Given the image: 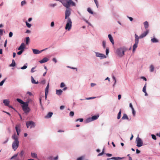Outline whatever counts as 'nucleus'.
Segmentation results:
<instances>
[{
    "instance_id": "nucleus-1",
    "label": "nucleus",
    "mask_w": 160,
    "mask_h": 160,
    "mask_svg": "<svg viewBox=\"0 0 160 160\" xmlns=\"http://www.w3.org/2000/svg\"><path fill=\"white\" fill-rule=\"evenodd\" d=\"M61 2L63 5L67 8H68L71 5L74 6L75 3L72 0H56Z\"/></svg>"
},
{
    "instance_id": "nucleus-2",
    "label": "nucleus",
    "mask_w": 160,
    "mask_h": 160,
    "mask_svg": "<svg viewBox=\"0 0 160 160\" xmlns=\"http://www.w3.org/2000/svg\"><path fill=\"white\" fill-rule=\"evenodd\" d=\"M135 43L133 45V49H132V52H134L135 51L136 49L138 47V44L139 42L138 38V35L135 34Z\"/></svg>"
},
{
    "instance_id": "nucleus-3",
    "label": "nucleus",
    "mask_w": 160,
    "mask_h": 160,
    "mask_svg": "<svg viewBox=\"0 0 160 160\" xmlns=\"http://www.w3.org/2000/svg\"><path fill=\"white\" fill-rule=\"evenodd\" d=\"M72 22L71 19L69 18H68L67 22L65 27V29L69 30L72 27Z\"/></svg>"
},
{
    "instance_id": "nucleus-4",
    "label": "nucleus",
    "mask_w": 160,
    "mask_h": 160,
    "mask_svg": "<svg viewBox=\"0 0 160 160\" xmlns=\"http://www.w3.org/2000/svg\"><path fill=\"white\" fill-rule=\"evenodd\" d=\"M136 142L137 143V146L138 147H140L143 145V142L138 137L136 138Z\"/></svg>"
},
{
    "instance_id": "nucleus-5",
    "label": "nucleus",
    "mask_w": 160,
    "mask_h": 160,
    "mask_svg": "<svg viewBox=\"0 0 160 160\" xmlns=\"http://www.w3.org/2000/svg\"><path fill=\"white\" fill-rule=\"evenodd\" d=\"M28 106V103L27 102L24 104L22 106V109L25 113L28 112L30 110V108Z\"/></svg>"
},
{
    "instance_id": "nucleus-6",
    "label": "nucleus",
    "mask_w": 160,
    "mask_h": 160,
    "mask_svg": "<svg viewBox=\"0 0 160 160\" xmlns=\"http://www.w3.org/2000/svg\"><path fill=\"white\" fill-rule=\"evenodd\" d=\"M26 125L28 128L30 127V128H34L35 127V123L32 121H29L26 122Z\"/></svg>"
},
{
    "instance_id": "nucleus-7",
    "label": "nucleus",
    "mask_w": 160,
    "mask_h": 160,
    "mask_svg": "<svg viewBox=\"0 0 160 160\" xmlns=\"http://www.w3.org/2000/svg\"><path fill=\"white\" fill-rule=\"evenodd\" d=\"M19 141H14L12 144V148L15 151L18 148L19 146Z\"/></svg>"
},
{
    "instance_id": "nucleus-8",
    "label": "nucleus",
    "mask_w": 160,
    "mask_h": 160,
    "mask_svg": "<svg viewBox=\"0 0 160 160\" xmlns=\"http://www.w3.org/2000/svg\"><path fill=\"white\" fill-rule=\"evenodd\" d=\"M117 53L120 57L122 56L124 54V51L122 48H118L117 50Z\"/></svg>"
},
{
    "instance_id": "nucleus-9",
    "label": "nucleus",
    "mask_w": 160,
    "mask_h": 160,
    "mask_svg": "<svg viewBox=\"0 0 160 160\" xmlns=\"http://www.w3.org/2000/svg\"><path fill=\"white\" fill-rule=\"evenodd\" d=\"M99 116L98 115L93 116L91 118H88L87 119V122H88L96 120L98 118Z\"/></svg>"
},
{
    "instance_id": "nucleus-10",
    "label": "nucleus",
    "mask_w": 160,
    "mask_h": 160,
    "mask_svg": "<svg viewBox=\"0 0 160 160\" xmlns=\"http://www.w3.org/2000/svg\"><path fill=\"white\" fill-rule=\"evenodd\" d=\"M149 32V30H147L145 32L142 33L139 37L138 36V39L139 38H142L145 37Z\"/></svg>"
},
{
    "instance_id": "nucleus-11",
    "label": "nucleus",
    "mask_w": 160,
    "mask_h": 160,
    "mask_svg": "<svg viewBox=\"0 0 160 160\" xmlns=\"http://www.w3.org/2000/svg\"><path fill=\"white\" fill-rule=\"evenodd\" d=\"M47 48L45 49H44L42 50L41 51H39L38 49H32V50L33 51V53L34 54H38L40 53H41L42 51H44Z\"/></svg>"
},
{
    "instance_id": "nucleus-12",
    "label": "nucleus",
    "mask_w": 160,
    "mask_h": 160,
    "mask_svg": "<svg viewBox=\"0 0 160 160\" xmlns=\"http://www.w3.org/2000/svg\"><path fill=\"white\" fill-rule=\"evenodd\" d=\"M71 12L69 9H67L65 12V19H67L70 15Z\"/></svg>"
},
{
    "instance_id": "nucleus-13",
    "label": "nucleus",
    "mask_w": 160,
    "mask_h": 160,
    "mask_svg": "<svg viewBox=\"0 0 160 160\" xmlns=\"http://www.w3.org/2000/svg\"><path fill=\"white\" fill-rule=\"evenodd\" d=\"M96 56L97 57H101L102 58H106L104 54L99 53H96Z\"/></svg>"
},
{
    "instance_id": "nucleus-14",
    "label": "nucleus",
    "mask_w": 160,
    "mask_h": 160,
    "mask_svg": "<svg viewBox=\"0 0 160 160\" xmlns=\"http://www.w3.org/2000/svg\"><path fill=\"white\" fill-rule=\"evenodd\" d=\"M3 103L5 106H8L9 104L10 101L8 99H4L3 101Z\"/></svg>"
},
{
    "instance_id": "nucleus-15",
    "label": "nucleus",
    "mask_w": 160,
    "mask_h": 160,
    "mask_svg": "<svg viewBox=\"0 0 160 160\" xmlns=\"http://www.w3.org/2000/svg\"><path fill=\"white\" fill-rule=\"evenodd\" d=\"M25 45L24 43H22L18 48V50H23L25 48Z\"/></svg>"
},
{
    "instance_id": "nucleus-16",
    "label": "nucleus",
    "mask_w": 160,
    "mask_h": 160,
    "mask_svg": "<svg viewBox=\"0 0 160 160\" xmlns=\"http://www.w3.org/2000/svg\"><path fill=\"white\" fill-rule=\"evenodd\" d=\"M48 60V59L47 58H44L42 60L39 61V62L41 63H42L47 62Z\"/></svg>"
},
{
    "instance_id": "nucleus-17",
    "label": "nucleus",
    "mask_w": 160,
    "mask_h": 160,
    "mask_svg": "<svg viewBox=\"0 0 160 160\" xmlns=\"http://www.w3.org/2000/svg\"><path fill=\"white\" fill-rule=\"evenodd\" d=\"M108 37L111 43L112 44H114V41L111 35V34H109L108 35Z\"/></svg>"
},
{
    "instance_id": "nucleus-18",
    "label": "nucleus",
    "mask_w": 160,
    "mask_h": 160,
    "mask_svg": "<svg viewBox=\"0 0 160 160\" xmlns=\"http://www.w3.org/2000/svg\"><path fill=\"white\" fill-rule=\"evenodd\" d=\"M12 138L14 140V141H19L18 137L16 134H14L12 136Z\"/></svg>"
},
{
    "instance_id": "nucleus-19",
    "label": "nucleus",
    "mask_w": 160,
    "mask_h": 160,
    "mask_svg": "<svg viewBox=\"0 0 160 160\" xmlns=\"http://www.w3.org/2000/svg\"><path fill=\"white\" fill-rule=\"evenodd\" d=\"M53 113L52 112H49L47 115H46L45 118H51L52 115Z\"/></svg>"
},
{
    "instance_id": "nucleus-20",
    "label": "nucleus",
    "mask_w": 160,
    "mask_h": 160,
    "mask_svg": "<svg viewBox=\"0 0 160 160\" xmlns=\"http://www.w3.org/2000/svg\"><path fill=\"white\" fill-rule=\"evenodd\" d=\"M56 91V94L58 95H61L62 92V91L61 89L57 90Z\"/></svg>"
},
{
    "instance_id": "nucleus-21",
    "label": "nucleus",
    "mask_w": 160,
    "mask_h": 160,
    "mask_svg": "<svg viewBox=\"0 0 160 160\" xmlns=\"http://www.w3.org/2000/svg\"><path fill=\"white\" fill-rule=\"evenodd\" d=\"M144 26L145 29L146 30H148L147 29L148 27V22L147 21H146L144 22Z\"/></svg>"
},
{
    "instance_id": "nucleus-22",
    "label": "nucleus",
    "mask_w": 160,
    "mask_h": 160,
    "mask_svg": "<svg viewBox=\"0 0 160 160\" xmlns=\"http://www.w3.org/2000/svg\"><path fill=\"white\" fill-rule=\"evenodd\" d=\"M31 82L33 84H38V82H36L35 80L34 79L33 77L32 76L31 77Z\"/></svg>"
},
{
    "instance_id": "nucleus-23",
    "label": "nucleus",
    "mask_w": 160,
    "mask_h": 160,
    "mask_svg": "<svg viewBox=\"0 0 160 160\" xmlns=\"http://www.w3.org/2000/svg\"><path fill=\"white\" fill-rule=\"evenodd\" d=\"M122 119L124 120V119H128V118L127 115L125 113H124L123 115V116L122 117Z\"/></svg>"
},
{
    "instance_id": "nucleus-24",
    "label": "nucleus",
    "mask_w": 160,
    "mask_h": 160,
    "mask_svg": "<svg viewBox=\"0 0 160 160\" xmlns=\"http://www.w3.org/2000/svg\"><path fill=\"white\" fill-rule=\"evenodd\" d=\"M17 101L18 102H19L20 103H21L22 104L24 105V104H25L26 103L24 102L22 100H21L19 98H17Z\"/></svg>"
},
{
    "instance_id": "nucleus-25",
    "label": "nucleus",
    "mask_w": 160,
    "mask_h": 160,
    "mask_svg": "<svg viewBox=\"0 0 160 160\" xmlns=\"http://www.w3.org/2000/svg\"><path fill=\"white\" fill-rule=\"evenodd\" d=\"M122 158H121L119 157H113L111 158V159L114 160H118L119 159H121Z\"/></svg>"
},
{
    "instance_id": "nucleus-26",
    "label": "nucleus",
    "mask_w": 160,
    "mask_h": 160,
    "mask_svg": "<svg viewBox=\"0 0 160 160\" xmlns=\"http://www.w3.org/2000/svg\"><path fill=\"white\" fill-rule=\"evenodd\" d=\"M20 124H19L18 125H17L15 127V129H16V131L17 132L18 135H19V133H20V132H18V127L20 128Z\"/></svg>"
},
{
    "instance_id": "nucleus-27",
    "label": "nucleus",
    "mask_w": 160,
    "mask_h": 160,
    "mask_svg": "<svg viewBox=\"0 0 160 160\" xmlns=\"http://www.w3.org/2000/svg\"><path fill=\"white\" fill-rule=\"evenodd\" d=\"M31 155L32 158H37V154L35 153H31Z\"/></svg>"
},
{
    "instance_id": "nucleus-28",
    "label": "nucleus",
    "mask_w": 160,
    "mask_h": 160,
    "mask_svg": "<svg viewBox=\"0 0 160 160\" xmlns=\"http://www.w3.org/2000/svg\"><path fill=\"white\" fill-rule=\"evenodd\" d=\"M151 41L153 43L157 42H158V40L155 38H153L151 39Z\"/></svg>"
},
{
    "instance_id": "nucleus-29",
    "label": "nucleus",
    "mask_w": 160,
    "mask_h": 160,
    "mask_svg": "<svg viewBox=\"0 0 160 160\" xmlns=\"http://www.w3.org/2000/svg\"><path fill=\"white\" fill-rule=\"evenodd\" d=\"M16 65V63L14 60H12V63L10 65V66L14 67Z\"/></svg>"
},
{
    "instance_id": "nucleus-30",
    "label": "nucleus",
    "mask_w": 160,
    "mask_h": 160,
    "mask_svg": "<svg viewBox=\"0 0 160 160\" xmlns=\"http://www.w3.org/2000/svg\"><path fill=\"white\" fill-rule=\"evenodd\" d=\"M154 69L153 66L152 65H150V71L151 72H152L154 71Z\"/></svg>"
},
{
    "instance_id": "nucleus-31",
    "label": "nucleus",
    "mask_w": 160,
    "mask_h": 160,
    "mask_svg": "<svg viewBox=\"0 0 160 160\" xmlns=\"http://www.w3.org/2000/svg\"><path fill=\"white\" fill-rule=\"evenodd\" d=\"M30 41V39L29 37H27L26 38V44L28 45Z\"/></svg>"
},
{
    "instance_id": "nucleus-32",
    "label": "nucleus",
    "mask_w": 160,
    "mask_h": 160,
    "mask_svg": "<svg viewBox=\"0 0 160 160\" xmlns=\"http://www.w3.org/2000/svg\"><path fill=\"white\" fill-rule=\"evenodd\" d=\"M49 88V84H48L45 89V93H48Z\"/></svg>"
},
{
    "instance_id": "nucleus-33",
    "label": "nucleus",
    "mask_w": 160,
    "mask_h": 160,
    "mask_svg": "<svg viewBox=\"0 0 160 160\" xmlns=\"http://www.w3.org/2000/svg\"><path fill=\"white\" fill-rule=\"evenodd\" d=\"M121 113V110H120L118 114V116H117V118L118 119H119L120 118Z\"/></svg>"
},
{
    "instance_id": "nucleus-34",
    "label": "nucleus",
    "mask_w": 160,
    "mask_h": 160,
    "mask_svg": "<svg viewBox=\"0 0 160 160\" xmlns=\"http://www.w3.org/2000/svg\"><path fill=\"white\" fill-rule=\"evenodd\" d=\"M87 11L89 13H91V14H93V12L90 8H88Z\"/></svg>"
},
{
    "instance_id": "nucleus-35",
    "label": "nucleus",
    "mask_w": 160,
    "mask_h": 160,
    "mask_svg": "<svg viewBox=\"0 0 160 160\" xmlns=\"http://www.w3.org/2000/svg\"><path fill=\"white\" fill-rule=\"evenodd\" d=\"M146 84H147L146 83L143 87L142 89V91L144 92H146Z\"/></svg>"
},
{
    "instance_id": "nucleus-36",
    "label": "nucleus",
    "mask_w": 160,
    "mask_h": 160,
    "mask_svg": "<svg viewBox=\"0 0 160 160\" xmlns=\"http://www.w3.org/2000/svg\"><path fill=\"white\" fill-rule=\"evenodd\" d=\"M28 28H30L31 26V25L30 24L28 23L27 21L25 22Z\"/></svg>"
},
{
    "instance_id": "nucleus-37",
    "label": "nucleus",
    "mask_w": 160,
    "mask_h": 160,
    "mask_svg": "<svg viewBox=\"0 0 160 160\" xmlns=\"http://www.w3.org/2000/svg\"><path fill=\"white\" fill-rule=\"evenodd\" d=\"M6 79V78L4 79V80H3L2 81L0 82V86H2L3 85V84L5 80Z\"/></svg>"
},
{
    "instance_id": "nucleus-38",
    "label": "nucleus",
    "mask_w": 160,
    "mask_h": 160,
    "mask_svg": "<svg viewBox=\"0 0 160 160\" xmlns=\"http://www.w3.org/2000/svg\"><path fill=\"white\" fill-rule=\"evenodd\" d=\"M26 3V2L24 0L23 1H22L21 2V5L22 6H23L24 5H25Z\"/></svg>"
},
{
    "instance_id": "nucleus-39",
    "label": "nucleus",
    "mask_w": 160,
    "mask_h": 160,
    "mask_svg": "<svg viewBox=\"0 0 160 160\" xmlns=\"http://www.w3.org/2000/svg\"><path fill=\"white\" fill-rule=\"evenodd\" d=\"M70 116L71 117H72L74 115V112H73L71 111L69 113Z\"/></svg>"
},
{
    "instance_id": "nucleus-40",
    "label": "nucleus",
    "mask_w": 160,
    "mask_h": 160,
    "mask_svg": "<svg viewBox=\"0 0 160 160\" xmlns=\"http://www.w3.org/2000/svg\"><path fill=\"white\" fill-rule=\"evenodd\" d=\"M23 51V50H21L19 52H17V54L19 55H20L22 54Z\"/></svg>"
},
{
    "instance_id": "nucleus-41",
    "label": "nucleus",
    "mask_w": 160,
    "mask_h": 160,
    "mask_svg": "<svg viewBox=\"0 0 160 160\" xmlns=\"http://www.w3.org/2000/svg\"><path fill=\"white\" fill-rule=\"evenodd\" d=\"M84 158V156H82L78 158L77 160H83V159Z\"/></svg>"
},
{
    "instance_id": "nucleus-42",
    "label": "nucleus",
    "mask_w": 160,
    "mask_h": 160,
    "mask_svg": "<svg viewBox=\"0 0 160 160\" xmlns=\"http://www.w3.org/2000/svg\"><path fill=\"white\" fill-rule=\"evenodd\" d=\"M102 46L103 48H105L106 47V42L105 41H103L102 42Z\"/></svg>"
},
{
    "instance_id": "nucleus-43",
    "label": "nucleus",
    "mask_w": 160,
    "mask_h": 160,
    "mask_svg": "<svg viewBox=\"0 0 160 160\" xmlns=\"http://www.w3.org/2000/svg\"><path fill=\"white\" fill-rule=\"evenodd\" d=\"M78 121H79L80 122H82L83 121V119H82V118L78 119L76 120V122H78Z\"/></svg>"
},
{
    "instance_id": "nucleus-44",
    "label": "nucleus",
    "mask_w": 160,
    "mask_h": 160,
    "mask_svg": "<svg viewBox=\"0 0 160 160\" xmlns=\"http://www.w3.org/2000/svg\"><path fill=\"white\" fill-rule=\"evenodd\" d=\"M93 0L94 1L95 3L97 8H98V2L97 0Z\"/></svg>"
},
{
    "instance_id": "nucleus-45",
    "label": "nucleus",
    "mask_w": 160,
    "mask_h": 160,
    "mask_svg": "<svg viewBox=\"0 0 160 160\" xmlns=\"http://www.w3.org/2000/svg\"><path fill=\"white\" fill-rule=\"evenodd\" d=\"M151 136H152V138L154 140H156L157 138H156V137L155 135L154 134H152Z\"/></svg>"
},
{
    "instance_id": "nucleus-46",
    "label": "nucleus",
    "mask_w": 160,
    "mask_h": 160,
    "mask_svg": "<svg viewBox=\"0 0 160 160\" xmlns=\"http://www.w3.org/2000/svg\"><path fill=\"white\" fill-rule=\"evenodd\" d=\"M109 52V49L108 48H107L106 49V54L108 55Z\"/></svg>"
},
{
    "instance_id": "nucleus-47",
    "label": "nucleus",
    "mask_w": 160,
    "mask_h": 160,
    "mask_svg": "<svg viewBox=\"0 0 160 160\" xmlns=\"http://www.w3.org/2000/svg\"><path fill=\"white\" fill-rule=\"evenodd\" d=\"M104 153V149H103V150H102V152H101V153H99L98 156H101L102 155H103Z\"/></svg>"
},
{
    "instance_id": "nucleus-48",
    "label": "nucleus",
    "mask_w": 160,
    "mask_h": 160,
    "mask_svg": "<svg viewBox=\"0 0 160 160\" xmlns=\"http://www.w3.org/2000/svg\"><path fill=\"white\" fill-rule=\"evenodd\" d=\"M65 86V85L63 82H62L60 84V87L61 88H63Z\"/></svg>"
},
{
    "instance_id": "nucleus-49",
    "label": "nucleus",
    "mask_w": 160,
    "mask_h": 160,
    "mask_svg": "<svg viewBox=\"0 0 160 160\" xmlns=\"http://www.w3.org/2000/svg\"><path fill=\"white\" fill-rule=\"evenodd\" d=\"M36 66L35 67H33L31 70V72L32 73H33L35 72L34 70Z\"/></svg>"
},
{
    "instance_id": "nucleus-50",
    "label": "nucleus",
    "mask_w": 160,
    "mask_h": 160,
    "mask_svg": "<svg viewBox=\"0 0 160 160\" xmlns=\"http://www.w3.org/2000/svg\"><path fill=\"white\" fill-rule=\"evenodd\" d=\"M27 66L26 65H24L21 68V69H26L27 68Z\"/></svg>"
},
{
    "instance_id": "nucleus-51",
    "label": "nucleus",
    "mask_w": 160,
    "mask_h": 160,
    "mask_svg": "<svg viewBox=\"0 0 160 160\" xmlns=\"http://www.w3.org/2000/svg\"><path fill=\"white\" fill-rule=\"evenodd\" d=\"M13 35V33H12V32H10L9 33V37L11 38V37Z\"/></svg>"
},
{
    "instance_id": "nucleus-52",
    "label": "nucleus",
    "mask_w": 160,
    "mask_h": 160,
    "mask_svg": "<svg viewBox=\"0 0 160 160\" xmlns=\"http://www.w3.org/2000/svg\"><path fill=\"white\" fill-rule=\"evenodd\" d=\"M56 5V3L54 4H50V6L52 7H54Z\"/></svg>"
},
{
    "instance_id": "nucleus-53",
    "label": "nucleus",
    "mask_w": 160,
    "mask_h": 160,
    "mask_svg": "<svg viewBox=\"0 0 160 160\" xmlns=\"http://www.w3.org/2000/svg\"><path fill=\"white\" fill-rule=\"evenodd\" d=\"M3 35V30L0 29V35Z\"/></svg>"
},
{
    "instance_id": "nucleus-54",
    "label": "nucleus",
    "mask_w": 160,
    "mask_h": 160,
    "mask_svg": "<svg viewBox=\"0 0 160 160\" xmlns=\"http://www.w3.org/2000/svg\"><path fill=\"white\" fill-rule=\"evenodd\" d=\"M54 22H51V27H53L54 26Z\"/></svg>"
},
{
    "instance_id": "nucleus-55",
    "label": "nucleus",
    "mask_w": 160,
    "mask_h": 160,
    "mask_svg": "<svg viewBox=\"0 0 160 160\" xmlns=\"http://www.w3.org/2000/svg\"><path fill=\"white\" fill-rule=\"evenodd\" d=\"M64 108V106H61L60 107V109L61 110H63Z\"/></svg>"
},
{
    "instance_id": "nucleus-56",
    "label": "nucleus",
    "mask_w": 160,
    "mask_h": 160,
    "mask_svg": "<svg viewBox=\"0 0 160 160\" xmlns=\"http://www.w3.org/2000/svg\"><path fill=\"white\" fill-rule=\"evenodd\" d=\"M106 155L109 157H111L112 156V154L110 153H106Z\"/></svg>"
},
{
    "instance_id": "nucleus-57",
    "label": "nucleus",
    "mask_w": 160,
    "mask_h": 160,
    "mask_svg": "<svg viewBox=\"0 0 160 160\" xmlns=\"http://www.w3.org/2000/svg\"><path fill=\"white\" fill-rule=\"evenodd\" d=\"M95 98V97H91V98H87L86 99H87V100H89V99H94V98Z\"/></svg>"
},
{
    "instance_id": "nucleus-58",
    "label": "nucleus",
    "mask_w": 160,
    "mask_h": 160,
    "mask_svg": "<svg viewBox=\"0 0 160 160\" xmlns=\"http://www.w3.org/2000/svg\"><path fill=\"white\" fill-rule=\"evenodd\" d=\"M136 153L137 154H138V153H139L140 152V151H139V150H138V149H137L136 150Z\"/></svg>"
},
{
    "instance_id": "nucleus-59",
    "label": "nucleus",
    "mask_w": 160,
    "mask_h": 160,
    "mask_svg": "<svg viewBox=\"0 0 160 160\" xmlns=\"http://www.w3.org/2000/svg\"><path fill=\"white\" fill-rule=\"evenodd\" d=\"M7 42V40H6L5 41V43L4 44V47H6V46Z\"/></svg>"
},
{
    "instance_id": "nucleus-60",
    "label": "nucleus",
    "mask_w": 160,
    "mask_h": 160,
    "mask_svg": "<svg viewBox=\"0 0 160 160\" xmlns=\"http://www.w3.org/2000/svg\"><path fill=\"white\" fill-rule=\"evenodd\" d=\"M68 68H70L71 69H76V70H77V68H74L71 67H70V66H68Z\"/></svg>"
},
{
    "instance_id": "nucleus-61",
    "label": "nucleus",
    "mask_w": 160,
    "mask_h": 160,
    "mask_svg": "<svg viewBox=\"0 0 160 160\" xmlns=\"http://www.w3.org/2000/svg\"><path fill=\"white\" fill-rule=\"evenodd\" d=\"M96 85V84L94 83H91V86L92 87H93Z\"/></svg>"
},
{
    "instance_id": "nucleus-62",
    "label": "nucleus",
    "mask_w": 160,
    "mask_h": 160,
    "mask_svg": "<svg viewBox=\"0 0 160 160\" xmlns=\"http://www.w3.org/2000/svg\"><path fill=\"white\" fill-rule=\"evenodd\" d=\"M132 114H133V116H135L136 112H135V111L134 110H133V111H132Z\"/></svg>"
},
{
    "instance_id": "nucleus-63",
    "label": "nucleus",
    "mask_w": 160,
    "mask_h": 160,
    "mask_svg": "<svg viewBox=\"0 0 160 160\" xmlns=\"http://www.w3.org/2000/svg\"><path fill=\"white\" fill-rule=\"evenodd\" d=\"M53 61H54L55 63L57 62V61L56 59L55 58H53L52 59Z\"/></svg>"
},
{
    "instance_id": "nucleus-64",
    "label": "nucleus",
    "mask_w": 160,
    "mask_h": 160,
    "mask_svg": "<svg viewBox=\"0 0 160 160\" xmlns=\"http://www.w3.org/2000/svg\"><path fill=\"white\" fill-rule=\"evenodd\" d=\"M141 78L142 79H143V80H144L145 81H146L147 80L146 78L144 77H141Z\"/></svg>"
}]
</instances>
